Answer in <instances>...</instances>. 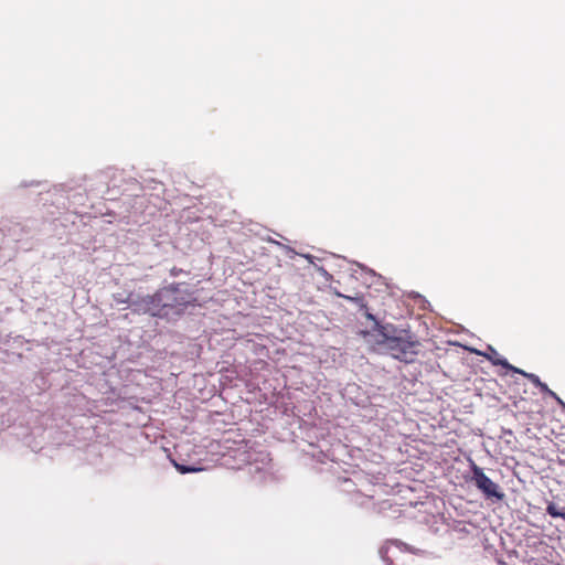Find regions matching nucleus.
<instances>
[{
    "label": "nucleus",
    "mask_w": 565,
    "mask_h": 565,
    "mask_svg": "<svg viewBox=\"0 0 565 565\" xmlns=\"http://www.w3.org/2000/svg\"><path fill=\"white\" fill-rule=\"evenodd\" d=\"M337 296L341 297V298H344V299H347L349 301H352L353 303H355L360 308V310H366L367 309V303H366V301H365L363 296L356 295V296L352 297V296L343 295V294H340V292H337Z\"/></svg>",
    "instance_id": "nucleus-5"
},
{
    "label": "nucleus",
    "mask_w": 565,
    "mask_h": 565,
    "mask_svg": "<svg viewBox=\"0 0 565 565\" xmlns=\"http://www.w3.org/2000/svg\"><path fill=\"white\" fill-rule=\"evenodd\" d=\"M471 471L475 486L484 494L486 498H495L497 500H502L504 498V493L500 491L499 486L486 476L482 468L472 462Z\"/></svg>",
    "instance_id": "nucleus-3"
},
{
    "label": "nucleus",
    "mask_w": 565,
    "mask_h": 565,
    "mask_svg": "<svg viewBox=\"0 0 565 565\" xmlns=\"http://www.w3.org/2000/svg\"><path fill=\"white\" fill-rule=\"evenodd\" d=\"M546 512L553 518H562L565 520V512H561L554 502H550L547 504Z\"/></svg>",
    "instance_id": "nucleus-6"
},
{
    "label": "nucleus",
    "mask_w": 565,
    "mask_h": 565,
    "mask_svg": "<svg viewBox=\"0 0 565 565\" xmlns=\"http://www.w3.org/2000/svg\"><path fill=\"white\" fill-rule=\"evenodd\" d=\"M537 388L542 392V393H545V394H548L551 397H553L555 401L559 397L555 392H553L552 390L548 388V386L541 382L539 385H537Z\"/></svg>",
    "instance_id": "nucleus-8"
},
{
    "label": "nucleus",
    "mask_w": 565,
    "mask_h": 565,
    "mask_svg": "<svg viewBox=\"0 0 565 565\" xmlns=\"http://www.w3.org/2000/svg\"><path fill=\"white\" fill-rule=\"evenodd\" d=\"M175 288H164L153 295H148L134 301L135 311L152 317H167L169 309L175 307Z\"/></svg>",
    "instance_id": "nucleus-2"
},
{
    "label": "nucleus",
    "mask_w": 565,
    "mask_h": 565,
    "mask_svg": "<svg viewBox=\"0 0 565 565\" xmlns=\"http://www.w3.org/2000/svg\"><path fill=\"white\" fill-rule=\"evenodd\" d=\"M180 271H181V269H178V268L173 267V268L171 269V275H172V276H178V275L180 274Z\"/></svg>",
    "instance_id": "nucleus-10"
},
{
    "label": "nucleus",
    "mask_w": 565,
    "mask_h": 565,
    "mask_svg": "<svg viewBox=\"0 0 565 565\" xmlns=\"http://www.w3.org/2000/svg\"><path fill=\"white\" fill-rule=\"evenodd\" d=\"M175 469L184 475V473H190V472H198V471H201L202 468H196V467H193V466H185V465H182V463H178V462H173Z\"/></svg>",
    "instance_id": "nucleus-7"
},
{
    "label": "nucleus",
    "mask_w": 565,
    "mask_h": 565,
    "mask_svg": "<svg viewBox=\"0 0 565 565\" xmlns=\"http://www.w3.org/2000/svg\"><path fill=\"white\" fill-rule=\"evenodd\" d=\"M364 316H365V318H366L367 320L374 321L375 323H376V322H379V321L375 319L374 315H372V313L369 311V309L364 310ZM375 330L377 331V327H376V326H375Z\"/></svg>",
    "instance_id": "nucleus-9"
},
{
    "label": "nucleus",
    "mask_w": 565,
    "mask_h": 565,
    "mask_svg": "<svg viewBox=\"0 0 565 565\" xmlns=\"http://www.w3.org/2000/svg\"><path fill=\"white\" fill-rule=\"evenodd\" d=\"M377 332L381 339L377 343L394 359L405 363H412L420 351V342L408 331L402 330L396 334L393 324H380L376 322Z\"/></svg>",
    "instance_id": "nucleus-1"
},
{
    "label": "nucleus",
    "mask_w": 565,
    "mask_h": 565,
    "mask_svg": "<svg viewBox=\"0 0 565 565\" xmlns=\"http://www.w3.org/2000/svg\"><path fill=\"white\" fill-rule=\"evenodd\" d=\"M494 364L501 365V366L509 369L515 373L522 374L523 376L527 377L531 381V383H533L536 387L542 382L537 375H535L533 373H526V372L511 365L507 360H498L494 362Z\"/></svg>",
    "instance_id": "nucleus-4"
}]
</instances>
